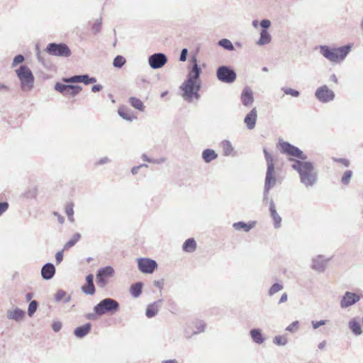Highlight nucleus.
<instances>
[{
    "label": "nucleus",
    "instance_id": "obj_1",
    "mask_svg": "<svg viewBox=\"0 0 363 363\" xmlns=\"http://www.w3.org/2000/svg\"><path fill=\"white\" fill-rule=\"evenodd\" d=\"M281 150L291 157L289 161L292 162L291 168L299 174L301 183L306 187H312L318 181V174L313 162L306 161L308 156L298 147L288 142L280 143Z\"/></svg>",
    "mask_w": 363,
    "mask_h": 363
},
{
    "label": "nucleus",
    "instance_id": "obj_2",
    "mask_svg": "<svg viewBox=\"0 0 363 363\" xmlns=\"http://www.w3.org/2000/svg\"><path fill=\"white\" fill-rule=\"evenodd\" d=\"M352 49V45L347 44L339 48H331L328 45H320V53L328 60L333 63L342 62Z\"/></svg>",
    "mask_w": 363,
    "mask_h": 363
},
{
    "label": "nucleus",
    "instance_id": "obj_3",
    "mask_svg": "<svg viewBox=\"0 0 363 363\" xmlns=\"http://www.w3.org/2000/svg\"><path fill=\"white\" fill-rule=\"evenodd\" d=\"M201 83L192 82L191 79L185 80L180 86L183 91L182 97L188 102H191L193 98L196 100L199 99V91L201 89Z\"/></svg>",
    "mask_w": 363,
    "mask_h": 363
},
{
    "label": "nucleus",
    "instance_id": "obj_4",
    "mask_svg": "<svg viewBox=\"0 0 363 363\" xmlns=\"http://www.w3.org/2000/svg\"><path fill=\"white\" fill-rule=\"evenodd\" d=\"M120 305L117 301L111 298L101 300L94 307V311L97 315H103L106 313H115L118 311Z\"/></svg>",
    "mask_w": 363,
    "mask_h": 363
},
{
    "label": "nucleus",
    "instance_id": "obj_5",
    "mask_svg": "<svg viewBox=\"0 0 363 363\" xmlns=\"http://www.w3.org/2000/svg\"><path fill=\"white\" fill-rule=\"evenodd\" d=\"M264 154V157L267 162V172L264 180V187L266 190H270L272 187L276 185L277 179L274 176V164L273 161V157L272 155L267 150V149H264L263 150Z\"/></svg>",
    "mask_w": 363,
    "mask_h": 363
},
{
    "label": "nucleus",
    "instance_id": "obj_6",
    "mask_svg": "<svg viewBox=\"0 0 363 363\" xmlns=\"http://www.w3.org/2000/svg\"><path fill=\"white\" fill-rule=\"evenodd\" d=\"M16 72L21 82V89L30 91L34 85V76L31 70L26 65H21Z\"/></svg>",
    "mask_w": 363,
    "mask_h": 363
},
{
    "label": "nucleus",
    "instance_id": "obj_7",
    "mask_svg": "<svg viewBox=\"0 0 363 363\" xmlns=\"http://www.w3.org/2000/svg\"><path fill=\"white\" fill-rule=\"evenodd\" d=\"M45 52L50 55L68 57L71 55L72 52L69 48L65 43H49L46 48Z\"/></svg>",
    "mask_w": 363,
    "mask_h": 363
},
{
    "label": "nucleus",
    "instance_id": "obj_8",
    "mask_svg": "<svg viewBox=\"0 0 363 363\" xmlns=\"http://www.w3.org/2000/svg\"><path fill=\"white\" fill-rule=\"evenodd\" d=\"M216 77L222 82L231 84L235 81L237 74L235 70L230 66L222 65L218 67Z\"/></svg>",
    "mask_w": 363,
    "mask_h": 363
},
{
    "label": "nucleus",
    "instance_id": "obj_9",
    "mask_svg": "<svg viewBox=\"0 0 363 363\" xmlns=\"http://www.w3.org/2000/svg\"><path fill=\"white\" fill-rule=\"evenodd\" d=\"M114 269L111 266H106L98 269L96 274V281L99 288L104 289L108 283V278L114 274Z\"/></svg>",
    "mask_w": 363,
    "mask_h": 363
},
{
    "label": "nucleus",
    "instance_id": "obj_10",
    "mask_svg": "<svg viewBox=\"0 0 363 363\" xmlns=\"http://www.w3.org/2000/svg\"><path fill=\"white\" fill-rule=\"evenodd\" d=\"M335 93L327 85H323L317 88L315 91V97L323 104H327L334 100Z\"/></svg>",
    "mask_w": 363,
    "mask_h": 363
},
{
    "label": "nucleus",
    "instance_id": "obj_11",
    "mask_svg": "<svg viewBox=\"0 0 363 363\" xmlns=\"http://www.w3.org/2000/svg\"><path fill=\"white\" fill-rule=\"evenodd\" d=\"M167 61V57L162 52L154 53L148 57V64L153 69L162 68L165 65Z\"/></svg>",
    "mask_w": 363,
    "mask_h": 363
},
{
    "label": "nucleus",
    "instance_id": "obj_12",
    "mask_svg": "<svg viewBox=\"0 0 363 363\" xmlns=\"http://www.w3.org/2000/svg\"><path fill=\"white\" fill-rule=\"evenodd\" d=\"M139 270L145 274H152L157 268V263L155 260L149 258L138 259Z\"/></svg>",
    "mask_w": 363,
    "mask_h": 363
},
{
    "label": "nucleus",
    "instance_id": "obj_13",
    "mask_svg": "<svg viewBox=\"0 0 363 363\" xmlns=\"http://www.w3.org/2000/svg\"><path fill=\"white\" fill-rule=\"evenodd\" d=\"M62 81L65 83H84L86 85L96 82V78L89 77V74L74 75L70 77H65Z\"/></svg>",
    "mask_w": 363,
    "mask_h": 363
},
{
    "label": "nucleus",
    "instance_id": "obj_14",
    "mask_svg": "<svg viewBox=\"0 0 363 363\" xmlns=\"http://www.w3.org/2000/svg\"><path fill=\"white\" fill-rule=\"evenodd\" d=\"M359 299L360 297L357 294L347 291L342 297L340 306L342 308H346L358 302Z\"/></svg>",
    "mask_w": 363,
    "mask_h": 363
},
{
    "label": "nucleus",
    "instance_id": "obj_15",
    "mask_svg": "<svg viewBox=\"0 0 363 363\" xmlns=\"http://www.w3.org/2000/svg\"><path fill=\"white\" fill-rule=\"evenodd\" d=\"M191 62H192V67L189 72L187 79H191L194 82H199V79L201 74V69L198 65L196 57H192Z\"/></svg>",
    "mask_w": 363,
    "mask_h": 363
},
{
    "label": "nucleus",
    "instance_id": "obj_16",
    "mask_svg": "<svg viewBox=\"0 0 363 363\" xmlns=\"http://www.w3.org/2000/svg\"><path fill=\"white\" fill-rule=\"evenodd\" d=\"M240 99L242 104L246 107H249L254 102V96L252 91L250 87L245 86L243 89L240 95Z\"/></svg>",
    "mask_w": 363,
    "mask_h": 363
},
{
    "label": "nucleus",
    "instance_id": "obj_17",
    "mask_svg": "<svg viewBox=\"0 0 363 363\" xmlns=\"http://www.w3.org/2000/svg\"><path fill=\"white\" fill-rule=\"evenodd\" d=\"M257 119V111L256 108H253L245 117L244 123L249 130L255 128Z\"/></svg>",
    "mask_w": 363,
    "mask_h": 363
},
{
    "label": "nucleus",
    "instance_id": "obj_18",
    "mask_svg": "<svg viewBox=\"0 0 363 363\" xmlns=\"http://www.w3.org/2000/svg\"><path fill=\"white\" fill-rule=\"evenodd\" d=\"M55 267L53 264L48 262L41 269V276L45 280L51 279L55 274Z\"/></svg>",
    "mask_w": 363,
    "mask_h": 363
},
{
    "label": "nucleus",
    "instance_id": "obj_19",
    "mask_svg": "<svg viewBox=\"0 0 363 363\" xmlns=\"http://www.w3.org/2000/svg\"><path fill=\"white\" fill-rule=\"evenodd\" d=\"M86 284L82 287V291L87 295H94L96 289L94 284V275L89 274L86 277Z\"/></svg>",
    "mask_w": 363,
    "mask_h": 363
},
{
    "label": "nucleus",
    "instance_id": "obj_20",
    "mask_svg": "<svg viewBox=\"0 0 363 363\" xmlns=\"http://www.w3.org/2000/svg\"><path fill=\"white\" fill-rule=\"evenodd\" d=\"M330 259H325L322 255H318L313 259L312 269L318 272H323Z\"/></svg>",
    "mask_w": 363,
    "mask_h": 363
},
{
    "label": "nucleus",
    "instance_id": "obj_21",
    "mask_svg": "<svg viewBox=\"0 0 363 363\" xmlns=\"http://www.w3.org/2000/svg\"><path fill=\"white\" fill-rule=\"evenodd\" d=\"M269 211L272 218L274 220V225L275 228H279L281 226V218L278 214L275 208V204L273 200L271 199L269 202Z\"/></svg>",
    "mask_w": 363,
    "mask_h": 363
},
{
    "label": "nucleus",
    "instance_id": "obj_22",
    "mask_svg": "<svg viewBox=\"0 0 363 363\" xmlns=\"http://www.w3.org/2000/svg\"><path fill=\"white\" fill-rule=\"evenodd\" d=\"M162 299H160L150 303L147 306L145 311V315L147 318H150L155 316L159 311L160 303H162Z\"/></svg>",
    "mask_w": 363,
    "mask_h": 363
},
{
    "label": "nucleus",
    "instance_id": "obj_23",
    "mask_svg": "<svg viewBox=\"0 0 363 363\" xmlns=\"http://www.w3.org/2000/svg\"><path fill=\"white\" fill-rule=\"evenodd\" d=\"M91 324L87 323L83 325L79 326L74 330V335L78 338H82L86 336L91 330Z\"/></svg>",
    "mask_w": 363,
    "mask_h": 363
},
{
    "label": "nucleus",
    "instance_id": "obj_24",
    "mask_svg": "<svg viewBox=\"0 0 363 363\" xmlns=\"http://www.w3.org/2000/svg\"><path fill=\"white\" fill-rule=\"evenodd\" d=\"M349 328L355 335H360L362 333L360 323L356 318H352L348 323Z\"/></svg>",
    "mask_w": 363,
    "mask_h": 363
},
{
    "label": "nucleus",
    "instance_id": "obj_25",
    "mask_svg": "<svg viewBox=\"0 0 363 363\" xmlns=\"http://www.w3.org/2000/svg\"><path fill=\"white\" fill-rule=\"evenodd\" d=\"M250 336L252 340L257 344H262L264 341L262 330L259 328H254L250 331Z\"/></svg>",
    "mask_w": 363,
    "mask_h": 363
},
{
    "label": "nucleus",
    "instance_id": "obj_26",
    "mask_svg": "<svg viewBox=\"0 0 363 363\" xmlns=\"http://www.w3.org/2000/svg\"><path fill=\"white\" fill-rule=\"evenodd\" d=\"M24 315L25 312L18 308H16L13 311L10 310L7 311V318L16 321H18L22 319Z\"/></svg>",
    "mask_w": 363,
    "mask_h": 363
},
{
    "label": "nucleus",
    "instance_id": "obj_27",
    "mask_svg": "<svg viewBox=\"0 0 363 363\" xmlns=\"http://www.w3.org/2000/svg\"><path fill=\"white\" fill-rule=\"evenodd\" d=\"M272 41V36L268 30H262L260 37L257 42L258 45H264L269 44Z\"/></svg>",
    "mask_w": 363,
    "mask_h": 363
},
{
    "label": "nucleus",
    "instance_id": "obj_28",
    "mask_svg": "<svg viewBox=\"0 0 363 363\" xmlns=\"http://www.w3.org/2000/svg\"><path fill=\"white\" fill-rule=\"evenodd\" d=\"M218 157V154L212 149H206L202 152V158L205 162L209 163Z\"/></svg>",
    "mask_w": 363,
    "mask_h": 363
},
{
    "label": "nucleus",
    "instance_id": "obj_29",
    "mask_svg": "<svg viewBox=\"0 0 363 363\" xmlns=\"http://www.w3.org/2000/svg\"><path fill=\"white\" fill-rule=\"evenodd\" d=\"M255 226V223H246L243 221H239L234 223L233 225V228L235 230H243L245 232H249Z\"/></svg>",
    "mask_w": 363,
    "mask_h": 363
},
{
    "label": "nucleus",
    "instance_id": "obj_30",
    "mask_svg": "<svg viewBox=\"0 0 363 363\" xmlns=\"http://www.w3.org/2000/svg\"><path fill=\"white\" fill-rule=\"evenodd\" d=\"M182 249L186 252H193L196 249V242L194 238L187 239L183 244Z\"/></svg>",
    "mask_w": 363,
    "mask_h": 363
},
{
    "label": "nucleus",
    "instance_id": "obj_31",
    "mask_svg": "<svg viewBox=\"0 0 363 363\" xmlns=\"http://www.w3.org/2000/svg\"><path fill=\"white\" fill-rule=\"evenodd\" d=\"M118 113L121 118L128 121H132L133 119L136 118V116L133 114L130 110L125 108H119Z\"/></svg>",
    "mask_w": 363,
    "mask_h": 363
},
{
    "label": "nucleus",
    "instance_id": "obj_32",
    "mask_svg": "<svg viewBox=\"0 0 363 363\" xmlns=\"http://www.w3.org/2000/svg\"><path fill=\"white\" fill-rule=\"evenodd\" d=\"M143 283L137 282L131 285L130 288V293L134 298H138L142 293Z\"/></svg>",
    "mask_w": 363,
    "mask_h": 363
},
{
    "label": "nucleus",
    "instance_id": "obj_33",
    "mask_svg": "<svg viewBox=\"0 0 363 363\" xmlns=\"http://www.w3.org/2000/svg\"><path fill=\"white\" fill-rule=\"evenodd\" d=\"M130 104L140 111H143L145 110V106L143 104V102L138 98L132 96L129 99Z\"/></svg>",
    "mask_w": 363,
    "mask_h": 363
},
{
    "label": "nucleus",
    "instance_id": "obj_34",
    "mask_svg": "<svg viewBox=\"0 0 363 363\" xmlns=\"http://www.w3.org/2000/svg\"><path fill=\"white\" fill-rule=\"evenodd\" d=\"M223 155L225 156H229L232 154L234 148L229 140H225L221 143Z\"/></svg>",
    "mask_w": 363,
    "mask_h": 363
},
{
    "label": "nucleus",
    "instance_id": "obj_35",
    "mask_svg": "<svg viewBox=\"0 0 363 363\" xmlns=\"http://www.w3.org/2000/svg\"><path fill=\"white\" fill-rule=\"evenodd\" d=\"M81 235L79 233H76L73 235L72 238L66 242L64 245V250H68L73 247L80 239Z\"/></svg>",
    "mask_w": 363,
    "mask_h": 363
},
{
    "label": "nucleus",
    "instance_id": "obj_36",
    "mask_svg": "<svg viewBox=\"0 0 363 363\" xmlns=\"http://www.w3.org/2000/svg\"><path fill=\"white\" fill-rule=\"evenodd\" d=\"M218 45L228 51L234 50L235 48L231 41L228 39L223 38L218 41Z\"/></svg>",
    "mask_w": 363,
    "mask_h": 363
},
{
    "label": "nucleus",
    "instance_id": "obj_37",
    "mask_svg": "<svg viewBox=\"0 0 363 363\" xmlns=\"http://www.w3.org/2000/svg\"><path fill=\"white\" fill-rule=\"evenodd\" d=\"M73 208L74 204L72 203H69L65 206V213L68 217V220L72 223L74 221Z\"/></svg>",
    "mask_w": 363,
    "mask_h": 363
},
{
    "label": "nucleus",
    "instance_id": "obj_38",
    "mask_svg": "<svg viewBox=\"0 0 363 363\" xmlns=\"http://www.w3.org/2000/svg\"><path fill=\"white\" fill-rule=\"evenodd\" d=\"M73 88V85L72 84H64L60 82H57L55 85V89L63 95L65 94L67 89H70Z\"/></svg>",
    "mask_w": 363,
    "mask_h": 363
},
{
    "label": "nucleus",
    "instance_id": "obj_39",
    "mask_svg": "<svg viewBox=\"0 0 363 363\" xmlns=\"http://www.w3.org/2000/svg\"><path fill=\"white\" fill-rule=\"evenodd\" d=\"M73 89H67L64 96H75L82 90V86L79 85H73Z\"/></svg>",
    "mask_w": 363,
    "mask_h": 363
},
{
    "label": "nucleus",
    "instance_id": "obj_40",
    "mask_svg": "<svg viewBox=\"0 0 363 363\" xmlns=\"http://www.w3.org/2000/svg\"><path fill=\"white\" fill-rule=\"evenodd\" d=\"M126 60L122 55H117L113 62V67L116 68H121L125 63Z\"/></svg>",
    "mask_w": 363,
    "mask_h": 363
},
{
    "label": "nucleus",
    "instance_id": "obj_41",
    "mask_svg": "<svg viewBox=\"0 0 363 363\" xmlns=\"http://www.w3.org/2000/svg\"><path fill=\"white\" fill-rule=\"evenodd\" d=\"M284 289V286L279 283L274 284L269 289L268 294L269 296H272L276 293L281 291Z\"/></svg>",
    "mask_w": 363,
    "mask_h": 363
},
{
    "label": "nucleus",
    "instance_id": "obj_42",
    "mask_svg": "<svg viewBox=\"0 0 363 363\" xmlns=\"http://www.w3.org/2000/svg\"><path fill=\"white\" fill-rule=\"evenodd\" d=\"M194 324V327H195L196 330H193V334L197 335V334L201 333L204 331L205 328H206V324L203 321L198 320V321H196Z\"/></svg>",
    "mask_w": 363,
    "mask_h": 363
},
{
    "label": "nucleus",
    "instance_id": "obj_43",
    "mask_svg": "<svg viewBox=\"0 0 363 363\" xmlns=\"http://www.w3.org/2000/svg\"><path fill=\"white\" fill-rule=\"evenodd\" d=\"M273 342L279 346H284L286 345L288 340L284 335H277L274 337Z\"/></svg>",
    "mask_w": 363,
    "mask_h": 363
},
{
    "label": "nucleus",
    "instance_id": "obj_44",
    "mask_svg": "<svg viewBox=\"0 0 363 363\" xmlns=\"http://www.w3.org/2000/svg\"><path fill=\"white\" fill-rule=\"evenodd\" d=\"M38 306V303L36 301H31L29 303L28 308V315L31 317L33 315V314L37 311Z\"/></svg>",
    "mask_w": 363,
    "mask_h": 363
},
{
    "label": "nucleus",
    "instance_id": "obj_45",
    "mask_svg": "<svg viewBox=\"0 0 363 363\" xmlns=\"http://www.w3.org/2000/svg\"><path fill=\"white\" fill-rule=\"evenodd\" d=\"M352 174H353L352 171H351V170L345 171L342 177V179H341L342 183L345 185H348L350 182V179L352 177Z\"/></svg>",
    "mask_w": 363,
    "mask_h": 363
},
{
    "label": "nucleus",
    "instance_id": "obj_46",
    "mask_svg": "<svg viewBox=\"0 0 363 363\" xmlns=\"http://www.w3.org/2000/svg\"><path fill=\"white\" fill-rule=\"evenodd\" d=\"M281 90L284 92L285 94L291 95L294 97H298L300 96V92L298 91L289 87H282Z\"/></svg>",
    "mask_w": 363,
    "mask_h": 363
},
{
    "label": "nucleus",
    "instance_id": "obj_47",
    "mask_svg": "<svg viewBox=\"0 0 363 363\" xmlns=\"http://www.w3.org/2000/svg\"><path fill=\"white\" fill-rule=\"evenodd\" d=\"M37 194V188L33 187L30 189H27L24 194L23 196L27 199H33L35 198Z\"/></svg>",
    "mask_w": 363,
    "mask_h": 363
},
{
    "label": "nucleus",
    "instance_id": "obj_48",
    "mask_svg": "<svg viewBox=\"0 0 363 363\" xmlns=\"http://www.w3.org/2000/svg\"><path fill=\"white\" fill-rule=\"evenodd\" d=\"M101 24H102L101 18L96 19V21L94 23L91 30L94 34H96L100 32L101 28Z\"/></svg>",
    "mask_w": 363,
    "mask_h": 363
},
{
    "label": "nucleus",
    "instance_id": "obj_49",
    "mask_svg": "<svg viewBox=\"0 0 363 363\" xmlns=\"http://www.w3.org/2000/svg\"><path fill=\"white\" fill-rule=\"evenodd\" d=\"M298 326L299 322L298 320H295L286 327V330L290 333H295L298 330Z\"/></svg>",
    "mask_w": 363,
    "mask_h": 363
},
{
    "label": "nucleus",
    "instance_id": "obj_50",
    "mask_svg": "<svg viewBox=\"0 0 363 363\" xmlns=\"http://www.w3.org/2000/svg\"><path fill=\"white\" fill-rule=\"evenodd\" d=\"M24 60H25V57L23 55L20 54V55L15 56V57L13 58V62H12V67H16L18 64L22 63Z\"/></svg>",
    "mask_w": 363,
    "mask_h": 363
},
{
    "label": "nucleus",
    "instance_id": "obj_51",
    "mask_svg": "<svg viewBox=\"0 0 363 363\" xmlns=\"http://www.w3.org/2000/svg\"><path fill=\"white\" fill-rule=\"evenodd\" d=\"M66 296V292L62 289H59L55 294V298L56 301H62Z\"/></svg>",
    "mask_w": 363,
    "mask_h": 363
},
{
    "label": "nucleus",
    "instance_id": "obj_52",
    "mask_svg": "<svg viewBox=\"0 0 363 363\" xmlns=\"http://www.w3.org/2000/svg\"><path fill=\"white\" fill-rule=\"evenodd\" d=\"M333 160L335 162L341 163L345 167H349L350 164V161L347 159L345 158H337V157H333Z\"/></svg>",
    "mask_w": 363,
    "mask_h": 363
},
{
    "label": "nucleus",
    "instance_id": "obj_53",
    "mask_svg": "<svg viewBox=\"0 0 363 363\" xmlns=\"http://www.w3.org/2000/svg\"><path fill=\"white\" fill-rule=\"evenodd\" d=\"M184 334L186 338H191L195 334H193V330L191 331V328L190 325H187L184 330Z\"/></svg>",
    "mask_w": 363,
    "mask_h": 363
},
{
    "label": "nucleus",
    "instance_id": "obj_54",
    "mask_svg": "<svg viewBox=\"0 0 363 363\" xmlns=\"http://www.w3.org/2000/svg\"><path fill=\"white\" fill-rule=\"evenodd\" d=\"M326 322H327V320H321L319 321L313 320L311 322V325H312L313 329H318L319 327L325 325Z\"/></svg>",
    "mask_w": 363,
    "mask_h": 363
},
{
    "label": "nucleus",
    "instance_id": "obj_55",
    "mask_svg": "<svg viewBox=\"0 0 363 363\" xmlns=\"http://www.w3.org/2000/svg\"><path fill=\"white\" fill-rule=\"evenodd\" d=\"M271 21L268 19H263L260 22V26L262 28V30H267L270 27Z\"/></svg>",
    "mask_w": 363,
    "mask_h": 363
},
{
    "label": "nucleus",
    "instance_id": "obj_56",
    "mask_svg": "<svg viewBox=\"0 0 363 363\" xmlns=\"http://www.w3.org/2000/svg\"><path fill=\"white\" fill-rule=\"evenodd\" d=\"M188 55V50L186 48H184L182 50L180 56H179V60L181 62H185L187 58Z\"/></svg>",
    "mask_w": 363,
    "mask_h": 363
},
{
    "label": "nucleus",
    "instance_id": "obj_57",
    "mask_svg": "<svg viewBox=\"0 0 363 363\" xmlns=\"http://www.w3.org/2000/svg\"><path fill=\"white\" fill-rule=\"evenodd\" d=\"M52 328L55 332H59L62 328V323L59 321H55L52 324Z\"/></svg>",
    "mask_w": 363,
    "mask_h": 363
},
{
    "label": "nucleus",
    "instance_id": "obj_58",
    "mask_svg": "<svg viewBox=\"0 0 363 363\" xmlns=\"http://www.w3.org/2000/svg\"><path fill=\"white\" fill-rule=\"evenodd\" d=\"M9 208V203L6 201L0 203V216Z\"/></svg>",
    "mask_w": 363,
    "mask_h": 363
},
{
    "label": "nucleus",
    "instance_id": "obj_59",
    "mask_svg": "<svg viewBox=\"0 0 363 363\" xmlns=\"http://www.w3.org/2000/svg\"><path fill=\"white\" fill-rule=\"evenodd\" d=\"M36 50H37L36 56H37V58H38V61H39L40 63H42V64L45 65V60H44L43 57L42 56V54H41V52H40V50H39V47H38V45H36Z\"/></svg>",
    "mask_w": 363,
    "mask_h": 363
},
{
    "label": "nucleus",
    "instance_id": "obj_60",
    "mask_svg": "<svg viewBox=\"0 0 363 363\" xmlns=\"http://www.w3.org/2000/svg\"><path fill=\"white\" fill-rule=\"evenodd\" d=\"M63 259V251H59L55 255L56 264H60Z\"/></svg>",
    "mask_w": 363,
    "mask_h": 363
},
{
    "label": "nucleus",
    "instance_id": "obj_61",
    "mask_svg": "<svg viewBox=\"0 0 363 363\" xmlns=\"http://www.w3.org/2000/svg\"><path fill=\"white\" fill-rule=\"evenodd\" d=\"M111 162V160L108 157H104L101 158L96 163V165H102Z\"/></svg>",
    "mask_w": 363,
    "mask_h": 363
},
{
    "label": "nucleus",
    "instance_id": "obj_62",
    "mask_svg": "<svg viewBox=\"0 0 363 363\" xmlns=\"http://www.w3.org/2000/svg\"><path fill=\"white\" fill-rule=\"evenodd\" d=\"M53 215L57 218L58 222H59L60 224L64 223V222H65V218H64V217H63V216H62L59 213H57V212L55 211V212H53Z\"/></svg>",
    "mask_w": 363,
    "mask_h": 363
},
{
    "label": "nucleus",
    "instance_id": "obj_63",
    "mask_svg": "<svg viewBox=\"0 0 363 363\" xmlns=\"http://www.w3.org/2000/svg\"><path fill=\"white\" fill-rule=\"evenodd\" d=\"M103 86L101 84H96L91 87V91L94 93L100 91Z\"/></svg>",
    "mask_w": 363,
    "mask_h": 363
},
{
    "label": "nucleus",
    "instance_id": "obj_64",
    "mask_svg": "<svg viewBox=\"0 0 363 363\" xmlns=\"http://www.w3.org/2000/svg\"><path fill=\"white\" fill-rule=\"evenodd\" d=\"M287 299H288L287 294L286 293H284L281 295V298H280V299L279 301V304H281V303H283L286 302L287 301Z\"/></svg>",
    "mask_w": 363,
    "mask_h": 363
}]
</instances>
